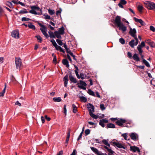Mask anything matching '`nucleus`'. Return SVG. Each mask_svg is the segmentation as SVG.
Returning a JSON list of instances; mask_svg holds the SVG:
<instances>
[{"label":"nucleus","mask_w":155,"mask_h":155,"mask_svg":"<svg viewBox=\"0 0 155 155\" xmlns=\"http://www.w3.org/2000/svg\"><path fill=\"white\" fill-rule=\"evenodd\" d=\"M53 100L55 102H59L61 101L60 97H54L53 98Z\"/></svg>","instance_id":"c85d7f7f"},{"label":"nucleus","mask_w":155,"mask_h":155,"mask_svg":"<svg viewBox=\"0 0 155 155\" xmlns=\"http://www.w3.org/2000/svg\"><path fill=\"white\" fill-rule=\"evenodd\" d=\"M48 33L50 37L51 38H55L54 32L53 33V32H52L51 31H48Z\"/></svg>","instance_id":"cd10ccee"},{"label":"nucleus","mask_w":155,"mask_h":155,"mask_svg":"<svg viewBox=\"0 0 155 155\" xmlns=\"http://www.w3.org/2000/svg\"><path fill=\"white\" fill-rule=\"evenodd\" d=\"M6 5L10 8H13L12 4L9 2H7L6 3Z\"/></svg>","instance_id":"72a5a7b5"},{"label":"nucleus","mask_w":155,"mask_h":155,"mask_svg":"<svg viewBox=\"0 0 155 155\" xmlns=\"http://www.w3.org/2000/svg\"><path fill=\"white\" fill-rule=\"evenodd\" d=\"M121 17L120 16L117 15L116 17L114 23L117 26H119V25L122 23L121 22Z\"/></svg>","instance_id":"0eeeda50"},{"label":"nucleus","mask_w":155,"mask_h":155,"mask_svg":"<svg viewBox=\"0 0 155 155\" xmlns=\"http://www.w3.org/2000/svg\"><path fill=\"white\" fill-rule=\"evenodd\" d=\"M100 108L102 110H103L105 109V107L104 104H101L100 105Z\"/></svg>","instance_id":"603ef678"},{"label":"nucleus","mask_w":155,"mask_h":155,"mask_svg":"<svg viewBox=\"0 0 155 155\" xmlns=\"http://www.w3.org/2000/svg\"><path fill=\"white\" fill-rule=\"evenodd\" d=\"M79 98L81 101L85 102L87 101V98L84 96L80 97Z\"/></svg>","instance_id":"473e14b6"},{"label":"nucleus","mask_w":155,"mask_h":155,"mask_svg":"<svg viewBox=\"0 0 155 155\" xmlns=\"http://www.w3.org/2000/svg\"><path fill=\"white\" fill-rule=\"evenodd\" d=\"M70 130H68V132L67 134V138L69 139L70 137Z\"/></svg>","instance_id":"e2e57ef3"},{"label":"nucleus","mask_w":155,"mask_h":155,"mask_svg":"<svg viewBox=\"0 0 155 155\" xmlns=\"http://www.w3.org/2000/svg\"><path fill=\"white\" fill-rule=\"evenodd\" d=\"M79 77L80 78H78L79 79L81 78V79H83L84 78V74L82 73H80V76H79Z\"/></svg>","instance_id":"680f3d73"},{"label":"nucleus","mask_w":155,"mask_h":155,"mask_svg":"<svg viewBox=\"0 0 155 155\" xmlns=\"http://www.w3.org/2000/svg\"><path fill=\"white\" fill-rule=\"evenodd\" d=\"M102 142L103 143H104V144H105L106 146H108V147H110V145L108 143L107 140H102Z\"/></svg>","instance_id":"ea45409f"},{"label":"nucleus","mask_w":155,"mask_h":155,"mask_svg":"<svg viewBox=\"0 0 155 155\" xmlns=\"http://www.w3.org/2000/svg\"><path fill=\"white\" fill-rule=\"evenodd\" d=\"M85 133L86 135H87L90 133V130L88 129H86L85 131Z\"/></svg>","instance_id":"13d9d810"},{"label":"nucleus","mask_w":155,"mask_h":155,"mask_svg":"<svg viewBox=\"0 0 155 155\" xmlns=\"http://www.w3.org/2000/svg\"><path fill=\"white\" fill-rule=\"evenodd\" d=\"M35 37L38 40V42L41 43L42 41V39L41 37L39 35L36 36Z\"/></svg>","instance_id":"c9c22d12"},{"label":"nucleus","mask_w":155,"mask_h":155,"mask_svg":"<svg viewBox=\"0 0 155 155\" xmlns=\"http://www.w3.org/2000/svg\"><path fill=\"white\" fill-rule=\"evenodd\" d=\"M74 67L76 68V70L75 71V74L77 76V77L78 78H79V75L78 74V67L76 66V65H74Z\"/></svg>","instance_id":"2f4dec72"},{"label":"nucleus","mask_w":155,"mask_h":155,"mask_svg":"<svg viewBox=\"0 0 155 155\" xmlns=\"http://www.w3.org/2000/svg\"><path fill=\"white\" fill-rule=\"evenodd\" d=\"M132 58L134 60L137 61H140L138 55V54H137L135 53L134 54Z\"/></svg>","instance_id":"412c9836"},{"label":"nucleus","mask_w":155,"mask_h":155,"mask_svg":"<svg viewBox=\"0 0 155 155\" xmlns=\"http://www.w3.org/2000/svg\"><path fill=\"white\" fill-rule=\"evenodd\" d=\"M63 151L62 150L60 151L57 154V155H63Z\"/></svg>","instance_id":"774afa93"},{"label":"nucleus","mask_w":155,"mask_h":155,"mask_svg":"<svg viewBox=\"0 0 155 155\" xmlns=\"http://www.w3.org/2000/svg\"><path fill=\"white\" fill-rule=\"evenodd\" d=\"M44 16H45V19H51L50 16L47 14H44Z\"/></svg>","instance_id":"864d4df0"},{"label":"nucleus","mask_w":155,"mask_h":155,"mask_svg":"<svg viewBox=\"0 0 155 155\" xmlns=\"http://www.w3.org/2000/svg\"><path fill=\"white\" fill-rule=\"evenodd\" d=\"M111 144L114 147H117L119 148L126 149V147L122 144L119 143L118 142L112 141L111 143Z\"/></svg>","instance_id":"39448f33"},{"label":"nucleus","mask_w":155,"mask_h":155,"mask_svg":"<svg viewBox=\"0 0 155 155\" xmlns=\"http://www.w3.org/2000/svg\"><path fill=\"white\" fill-rule=\"evenodd\" d=\"M87 92L90 95L93 96L94 97L95 96V94L94 92L91 89H89L88 90Z\"/></svg>","instance_id":"7c9ffc66"},{"label":"nucleus","mask_w":155,"mask_h":155,"mask_svg":"<svg viewBox=\"0 0 155 155\" xmlns=\"http://www.w3.org/2000/svg\"><path fill=\"white\" fill-rule=\"evenodd\" d=\"M119 42L122 44H124L125 43V40L123 38H120L119 39Z\"/></svg>","instance_id":"09e8293b"},{"label":"nucleus","mask_w":155,"mask_h":155,"mask_svg":"<svg viewBox=\"0 0 155 155\" xmlns=\"http://www.w3.org/2000/svg\"><path fill=\"white\" fill-rule=\"evenodd\" d=\"M137 50L138 51L139 53L140 54H142V52H143V51L142 49H140V48L137 49Z\"/></svg>","instance_id":"338daca9"},{"label":"nucleus","mask_w":155,"mask_h":155,"mask_svg":"<svg viewBox=\"0 0 155 155\" xmlns=\"http://www.w3.org/2000/svg\"><path fill=\"white\" fill-rule=\"evenodd\" d=\"M108 120L106 118L100 120L99 121V124L102 127H104L105 126L104 123H107Z\"/></svg>","instance_id":"f8f14e48"},{"label":"nucleus","mask_w":155,"mask_h":155,"mask_svg":"<svg viewBox=\"0 0 155 155\" xmlns=\"http://www.w3.org/2000/svg\"><path fill=\"white\" fill-rule=\"evenodd\" d=\"M12 37L16 38H19V33L18 30L13 31L12 33Z\"/></svg>","instance_id":"9b49d317"},{"label":"nucleus","mask_w":155,"mask_h":155,"mask_svg":"<svg viewBox=\"0 0 155 155\" xmlns=\"http://www.w3.org/2000/svg\"><path fill=\"white\" fill-rule=\"evenodd\" d=\"M121 136L122 137H123L124 138V139L126 140H127V133H125V134H122V135H121Z\"/></svg>","instance_id":"de8ad7c7"},{"label":"nucleus","mask_w":155,"mask_h":155,"mask_svg":"<svg viewBox=\"0 0 155 155\" xmlns=\"http://www.w3.org/2000/svg\"><path fill=\"white\" fill-rule=\"evenodd\" d=\"M30 20H31L30 19L26 17H23L21 18L22 21H28Z\"/></svg>","instance_id":"c03bdc74"},{"label":"nucleus","mask_w":155,"mask_h":155,"mask_svg":"<svg viewBox=\"0 0 155 155\" xmlns=\"http://www.w3.org/2000/svg\"><path fill=\"white\" fill-rule=\"evenodd\" d=\"M42 32L46 38H48L49 37L48 35L46 33V31Z\"/></svg>","instance_id":"3c124183"},{"label":"nucleus","mask_w":155,"mask_h":155,"mask_svg":"<svg viewBox=\"0 0 155 155\" xmlns=\"http://www.w3.org/2000/svg\"><path fill=\"white\" fill-rule=\"evenodd\" d=\"M40 29L41 31L42 32L46 31V28L45 26L44 27H43L41 28Z\"/></svg>","instance_id":"4d7b16f0"},{"label":"nucleus","mask_w":155,"mask_h":155,"mask_svg":"<svg viewBox=\"0 0 155 155\" xmlns=\"http://www.w3.org/2000/svg\"><path fill=\"white\" fill-rule=\"evenodd\" d=\"M28 27L31 29L33 30H35V25H33L31 23H29L28 25Z\"/></svg>","instance_id":"e433bc0d"},{"label":"nucleus","mask_w":155,"mask_h":155,"mask_svg":"<svg viewBox=\"0 0 155 155\" xmlns=\"http://www.w3.org/2000/svg\"><path fill=\"white\" fill-rule=\"evenodd\" d=\"M130 137L131 139L134 141H136L138 140V136L137 134L135 133H131L130 135Z\"/></svg>","instance_id":"1a4fd4ad"},{"label":"nucleus","mask_w":155,"mask_h":155,"mask_svg":"<svg viewBox=\"0 0 155 155\" xmlns=\"http://www.w3.org/2000/svg\"><path fill=\"white\" fill-rule=\"evenodd\" d=\"M56 61H57L56 57L54 56V58H53V63L56 64Z\"/></svg>","instance_id":"69168bd1"},{"label":"nucleus","mask_w":155,"mask_h":155,"mask_svg":"<svg viewBox=\"0 0 155 155\" xmlns=\"http://www.w3.org/2000/svg\"><path fill=\"white\" fill-rule=\"evenodd\" d=\"M117 26L120 30H122L123 32H125L127 30V27L122 23Z\"/></svg>","instance_id":"ddd939ff"},{"label":"nucleus","mask_w":155,"mask_h":155,"mask_svg":"<svg viewBox=\"0 0 155 155\" xmlns=\"http://www.w3.org/2000/svg\"><path fill=\"white\" fill-rule=\"evenodd\" d=\"M134 20L136 22H139L142 26H144L146 25V23L141 19H138L135 17L134 18Z\"/></svg>","instance_id":"dca6fc26"},{"label":"nucleus","mask_w":155,"mask_h":155,"mask_svg":"<svg viewBox=\"0 0 155 155\" xmlns=\"http://www.w3.org/2000/svg\"><path fill=\"white\" fill-rule=\"evenodd\" d=\"M137 31L136 29L135 28L132 29L131 28H130V29L129 31V34L130 35L134 38L136 40L137 42V41L138 39L137 38V35H136V33Z\"/></svg>","instance_id":"20e7f679"},{"label":"nucleus","mask_w":155,"mask_h":155,"mask_svg":"<svg viewBox=\"0 0 155 155\" xmlns=\"http://www.w3.org/2000/svg\"><path fill=\"white\" fill-rule=\"evenodd\" d=\"M56 41L59 45L61 46L63 45V43L61 40L58 39H56Z\"/></svg>","instance_id":"79ce46f5"},{"label":"nucleus","mask_w":155,"mask_h":155,"mask_svg":"<svg viewBox=\"0 0 155 155\" xmlns=\"http://www.w3.org/2000/svg\"><path fill=\"white\" fill-rule=\"evenodd\" d=\"M127 4V1L125 0H121L118 4V5L121 8H123V5H125Z\"/></svg>","instance_id":"f3484780"},{"label":"nucleus","mask_w":155,"mask_h":155,"mask_svg":"<svg viewBox=\"0 0 155 155\" xmlns=\"http://www.w3.org/2000/svg\"><path fill=\"white\" fill-rule=\"evenodd\" d=\"M48 11L49 14L51 15H53L54 13V10H52L50 9H48Z\"/></svg>","instance_id":"49530a36"},{"label":"nucleus","mask_w":155,"mask_h":155,"mask_svg":"<svg viewBox=\"0 0 155 155\" xmlns=\"http://www.w3.org/2000/svg\"><path fill=\"white\" fill-rule=\"evenodd\" d=\"M62 63L64 65H66L67 68H68L69 67L68 61L67 59H63L62 61Z\"/></svg>","instance_id":"aec40b11"},{"label":"nucleus","mask_w":155,"mask_h":155,"mask_svg":"<svg viewBox=\"0 0 155 155\" xmlns=\"http://www.w3.org/2000/svg\"><path fill=\"white\" fill-rule=\"evenodd\" d=\"M90 116L92 118H94L95 119H97L98 118V117L96 115L93 114V113H91L90 114Z\"/></svg>","instance_id":"37998d69"},{"label":"nucleus","mask_w":155,"mask_h":155,"mask_svg":"<svg viewBox=\"0 0 155 155\" xmlns=\"http://www.w3.org/2000/svg\"><path fill=\"white\" fill-rule=\"evenodd\" d=\"M6 87V84L5 83V87H4V89L3 90V91H2V92L0 93V97H1V96L3 97V96L4 95V94L5 93V91Z\"/></svg>","instance_id":"bb28decb"},{"label":"nucleus","mask_w":155,"mask_h":155,"mask_svg":"<svg viewBox=\"0 0 155 155\" xmlns=\"http://www.w3.org/2000/svg\"><path fill=\"white\" fill-rule=\"evenodd\" d=\"M28 12L27 11V10L26 9L24 8L22 10H20L19 12L18 13V14H23L25 13H27Z\"/></svg>","instance_id":"a878e982"},{"label":"nucleus","mask_w":155,"mask_h":155,"mask_svg":"<svg viewBox=\"0 0 155 155\" xmlns=\"http://www.w3.org/2000/svg\"><path fill=\"white\" fill-rule=\"evenodd\" d=\"M83 133V131H82L80 133V135H79V137L77 140H78L81 139V138L82 137Z\"/></svg>","instance_id":"0e129e2a"},{"label":"nucleus","mask_w":155,"mask_h":155,"mask_svg":"<svg viewBox=\"0 0 155 155\" xmlns=\"http://www.w3.org/2000/svg\"><path fill=\"white\" fill-rule=\"evenodd\" d=\"M51 42L52 43L54 47H56V46H57V43H56L55 41V40L54 39H53L52 40H51Z\"/></svg>","instance_id":"a18cd8bd"},{"label":"nucleus","mask_w":155,"mask_h":155,"mask_svg":"<svg viewBox=\"0 0 155 155\" xmlns=\"http://www.w3.org/2000/svg\"><path fill=\"white\" fill-rule=\"evenodd\" d=\"M64 113L65 114V115H66V113H67V109H66V105H64Z\"/></svg>","instance_id":"5fc2aeb1"},{"label":"nucleus","mask_w":155,"mask_h":155,"mask_svg":"<svg viewBox=\"0 0 155 155\" xmlns=\"http://www.w3.org/2000/svg\"><path fill=\"white\" fill-rule=\"evenodd\" d=\"M63 81H64V85L65 87H66L67 85L68 82V75L66 74L63 78Z\"/></svg>","instance_id":"a211bd4d"},{"label":"nucleus","mask_w":155,"mask_h":155,"mask_svg":"<svg viewBox=\"0 0 155 155\" xmlns=\"http://www.w3.org/2000/svg\"><path fill=\"white\" fill-rule=\"evenodd\" d=\"M15 62L17 69H21L22 66L21 60L19 58H15Z\"/></svg>","instance_id":"7ed1b4c3"},{"label":"nucleus","mask_w":155,"mask_h":155,"mask_svg":"<svg viewBox=\"0 0 155 155\" xmlns=\"http://www.w3.org/2000/svg\"><path fill=\"white\" fill-rule=\"evenodd\" d=\"M150 29L151 31L153 32L155 31V28L153 26H150Z\"/></svg>","instance_id":"6e6d98bb"},{"label":"nucleus","mask_w":155,"mask_h":155,"mask_svg":"<svg viewBox=\"0 0 155 155\" xmlns=\"http://www.w3.org/2000/svg\"><path fill=\"white\" fill-rule=\"evenodd\" d=\"M137 8L139 11L140 12H142L143 10V7L142 5H139L138 6Z\"/></svg>","instance_id":"58836bf2"},{"label":"nucleus","mask_w":155,"mask_h":155,"mask_svg":"<svg viewBox=\"0 0 155 155\" xmlns=\"http://www.w3.org/2000/svg\"><path fill=\"white\" fill-rule=\"evenodd\" d=\"M89 105V106L88 107V108L89 110V114L91 113H93V112H94V106L91 104H87Z\"/></svg>","instance_id":"2eb2a0df"},{"label":"nucleus","mask_w":155,"mask_h":155,"mask_svg":"<svg viewBox=\"0 0 155 155\" xmlns=\"http://www.w3.org/2000/svg\"><path fill=\"white\" fill-rule=\"evenodd\" d=\"M130 150L133 152H138L140 153V150L139 147H137L135 146H131L130 147Z\"/></svg>","instance_id":"9d476101"},{"label":"nucleus","mask_w":155,"mask_h":155,"mask_svg":"<svg viewBox=\"0 0 155 155\" xmlns=\"http://www.w3.org/2000/svg\"><path fill=\"white\" fill-rule=\"evenodd\" d=\"M149 44L152 48L155 47V43L153 41H150L149 43Z\"/></svg>","instance_id":"a19ab883"},{"label":"nucleus","mask_w":155,"mask_h":155,"mask_svg":"<svg viewBox=\"0 0 155 155\" xmlns=\"http://www.w3.org/2000/svg\"><path fill=\"white\" fill-rule=\"evenodd\" d=\"M127 121L125 119H120L117 120L116 122V123L119 126H122L124 123H126Z\"/></svg>","instance_id":"6e6552de"},{"label":"nucleus","mask_w":155,"mask_h":155,"mask_svg":"<svg viewBox=\"0 0 155 155\" xmlns=\"http://www.w3.org/2000/svg\"><path fill=\"white\" fill-rule=\"evenodd\" d=\"M54 34L55 37H56L57 38L59 39L61 38V35L57 31H55L54 32Z\"/></svg>","instance_id":"5701e85b"},{"label":"nucleus","mask_w":155,"mask_h":155,"mask_svg":"<svg viewBox=\"0 0 155 155\" xmlns=\"http://www.w3.org/2000/svg\"><path fill=\"white\" fill-rule=\"evenodd\" d=\"M72 106L73 108V112L74 113H76L77 111V107L75 106V105L74 104H72Z\"/></svg>","instance_id":"c756f323"},{"label":"nucleus","mask_w":155,"mask_h":155,"mask_svg":"<svg viewBox=\"0 0 155 155\" xmlns=\"http://www.w3.org/2000/svg\"><path fill=\"white\" fill-rule=\"evenodd\" d=\"M4 12V11L2 8L0 6V17L2 15V13Z\"/></svg>","instance_id":"8fccbe9b"},{"label":"nucleus","mask_w":155,"mask_h":155,"mask_svg":"<svg viewBox=\"0 0 155 155\" xmlns=\"http://www.w3.org/2000/svg\"><path fill=\"white\" fill-rule=\"evenodd\" d=\"M58 31L59 32L61 35L64 34V27L63 26H62L61 28H60Z\"/></svg>","instance_id":"b1692460"},{"label":"nucleus","mask_w":155,"mask_h":155,"mask_svg":"<svg viewBox=\"0 0 155 155\" xmlns=\"http://www.w3.org/2000/svg\"><path fill=\"white\" fill-rule=\"evenodd\" d=\"M79 84L82 85H78V87L83 90H86V87L84 86H86L87 85V84L85 82L82 81L80 80L79 83L78 84Z\"/></svg>","instance_id":"423d86ee"},{"label":"nucleus","mask_w":155,"mask_h":155,"mask_svg":"<svg viewBox=\"0 0 155 155\" xmlns=\"http://www.w3.org/2000/svg\"><path fill=\"white\" fill-rule=\"evenodd\" d=\"M134 42L135 40H132L129 42V45L132 48H134V45H137L138 42V40L137 42L136 40H135V42Z\"/></svg>","instance_id":"4468645a"},{"label":"nucleus","mask_w":155,"mask_h":155,"mask_svg":"<svg viewBox=\"0 0 155 155\" xmlns=\"http://www.w3.org/2000/svg\"><path fill=\"white\" fill-rule=\"evenodd\" d=\"M127 54L129 58H131L132 57V54L130 52H127Z\"/></svg>","instance_id":"052dcab7"},{"label":"nucleus","mask_w":155,"mask_h":155,"mask_svg":"<svg viewBox=\"0 0 155 155\" xmlns=\"http://www.w3.org/2000/svg\"><path fill=\"white\" fill-rule=\"evenodd\" d=\"M143 62L147 67H150V65L149 63L145 59H143Z\"/></svg>","instance_id":"4c0bfd02"},{"label":"nucleus","mask_w":155,"mask_h":155,"mask_svg":"<svg viewBox=\"0 0 155 155\" xmlns=\"http://www.w3.org/2000/svg\"><path fill=\"white\" fill-rule=\"evenodd\" d=\"M144 4L145 7L148 9L151 10L155 9V3L154 2L147 1L145 2Z\"/></svg>","instance_id":"f257e3e1"},{"label":"nucleus","mask_w":155,"mask_h":155,"mask_svg":"<svg viewBox=\"0 0 155 155\" xmlns=\"http://www.w3.org/2000/svg\"><path fill=\"white\" fill-rule=\"evenodd\" d=\"M91 150L93 151L94 153H96V154L98 153V151L97 149H96L94 147H91Z\"/></svg>","instance_id":"f704fd0d"},{"label":"nucleus","mask_w":155,"mask_h":155,"mask_svg":"<svg viewBox=\"0 0 155 155\" xmlns=\"http://www.w3.org/2000/svg\"><path fill=\"white\" fill-rule=\"evenodd\" d=\"M69 78L71 82L74 83H77V81L76 79L74 78L72 74H70L69 75Z\"/></svg>","instance_id":"6ab92c4d"},{"label":"nucleus","mask_w":155,"mask_h":155,"mask_svg":"<svg viewBox=\"0 0 155 155\" xmlns=\"http://www.w3.org/2000/svg\"><path fill=\"white\" fill-rule=\"evenodd\" d=\"M57 50H59L60 52H62L63 53H64L65 51L63 48L60 46H58V45L56 47H55Z\"/></svg>","instance_id":"4be33fe9"},{"label":"nucleus","mask_w":155,"mask_h":155,"mask_svg":"<svg viewBox=\"0 0 155 155\" xmlns=\"http://www.w3.org/2000/svg\"><path fill=\"white\" fill-rule=\"evenodd\" d=\"M30 8L31 10L29 11L30 13L34 15H40L39 13L37 12L36 11V10L41 11L39 7L35 5H33L31 6Z\"/></svg>","instance_id":"f03ea898"},{"label":"nucleus","mask_w":155,"mask_h":155,"mask_svg":"<svg viewBox=\"0 0 155 155\" xmlns=\"http://www.w3.org/2000/svg\"><path fill=\"white\" fill-rule=\"evenodd\" d=\"M107 151L110 153H111V154H113L114 153V152L110 148H109Z\"/></svg>","instance_id":"bf43d9fd"},{"label":"nucleus","mask_w":155,"mask_h":155,"mask_svg":"<svg viewBox=\"0 0 155 155\" xmlns=\"http://www.w3.org/2000/svg\"><path fill=\"white\" fill-rule=\"evenodd\" d=\"M115 128V125L114 124L112 123H109L107 124V128Z\"/></svg>","instance_id":"393cba45"}]
</instances>
